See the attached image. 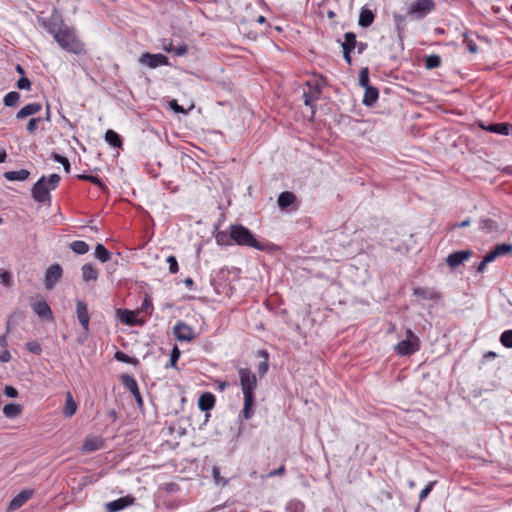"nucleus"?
I'll list each match as a JSON object with an SVG mask.
<instances>
[{
    "mask_svg": "<svg viewBox=\"0 0 512 512\" xmlns=\"http://www.w3.org/2000/svg\"><path fill=\"white\" fill-rule=\"evenodd\" d=\"M238 375L244 402L240 416L245 420H249L254 414L255 390L257 389L258 381L256 375L249 368H239Z\"/></svg>",
    "mask_w": 512,
    "mask_h": 512,
    "instance_id": "nucleus-1",
    "label": "nucleus"
},
{
    "mask_svg": "<svg viewBox=\"0 0 512 512\" xmlns=\"http://www.w3.org/2000/svg\"><path fill=\"white\" fill-rule=\"evenodd\" d=\"M230 238L238 246L250 247L259 251H272L275 245L270 242L257 240L255 235L242 224H232L229 226Z\"/></svg>",
    "mask_w": 512,
    "mask_h": 512,
    "instance_id": "nucleus-2",
    "label": "nucleus"
},
{
    "mask_svg": "<svg viewBox=\"0 0 512 512\" xmlns=\"http://www.w3.org/2000/svg\"><path fill=\"white\" fill-rule=\"evenodd\" d=\"M61 181L60 175L53 173L48 180L42 176L32 187L31 194L34 201L44 205L51 203V190H55Z\"/></svg>",
    "mask_w": 512,
    "mask_h": 512,
    "instance_id": "nucleus-3",
    "label": "nucleus"
},
{
    "mask_svg": "<svg viewBox=\"0 0 512 512\" xmlns=\"http://www.w3.org/2000/svg\"><path fill=\"white\" fill-rule=\"evenodd\" d=\"M54 40L65 51L80 55L84 53V44L76 36L75 29L65 24L63 29L55 35Z\"/></svg>",
    "mask_w": 512,
    "mask_h": 512,
    "instance_id": "nucleus-4",
    "label": "nucleus"
},
{
    "mask_svg": "<svg viewBox=\"0 0 512 512\" xmlns=\"http://www.w3.org/2000/svg\"><path fill=\"white\" fill-rule=\"evenodd\" d=\"M420 349V340L411 329L406 330V338L395 345L394 350L400 356H410Z\"/></svg>",
    "mask_w": 512,
    "mask_h": 512,
    "instance_id": "nucleus-5",
    "label": "nucleus"
},
{
    "mask_svg": "<svg viewBox=\"0 0 512 512\" xmlns=\"http://www.w3.org/2000/svg\"><path fill=\"white\" fill-rule=\"evenodd\" d=\"M436 7L433 0H416L408 8L407 14L413 19L421 20L430 14Z\"/></svg>",
    "mask_w": 512,
    "mask_h": 512,
    "instance_id": "nucleus-6",
    "label": "nucleus"
},
{
    "mask_svg": "<svg viewBox=\"0 0 512 512\" xmlns=\"http://www.w3.org/2000/svg\"><path fill=\"white\" fill-rule=\"evenodd\" d=\"M38 21L41 26L53 36V38L65 26L62 16L56 11H54L49 17H38Z\"/></svg>",
    "mask_w": 512,
    "mask_h": 512,
    "instance_id": "nucleus-7",
    "label": "nucleus"
},
{
    "mask_svg": "<svg viewBox=\"0 0 512 512\" xmlns=\"http://www.w3.org/2000/svg\"><path fill=\"white\" fill-rule=\"evenodd\" d=\"M138 63L142 66H147L151 69H155L160 66H168L169 59L167 56L161 53L152 54L145 52L138 58Z\"/></svg>",
    "mask_w": 512,
    "mask_h": 512,
    "instance_id": "nucleus-8",
    "label": "nucleus"
},
{
    "mask_svg": "<svg viewBox=\"0 0 512 512\" xmlns=\"http://www.w3.org/2000/svg\"><path fill=\"white\" fill-rule=\"evenodd\" d=\"M122 384L124 387L133 395L136 403L139 407L143 406V398L141 396L137 381L135 378L128 374H123L120 377Z\"/></svg>",
    "mask_w": 512,
    "mask_h": 512,
    "instance_id": "nucleus-9",
    "label": "nucleus"
},
{
    "mask_svg": "<svg viewBox=\"0 0 512 512\" xmlns=\"http://www.w3.org/2000/svg\"><path fill=\"white\" fill-rule=\"evenodd\" d=\"M63 269L59 264L51 265L45 273V288L52 290L57 282L61 279Z\"/></svg>",
    "mask_w": 512,
    "mask_h": 512,
    "instance_id": "nucleus-10",
    "label": "nucleus"
},
{
    "mask_svg": "<svg viewBox=\"0 0 512 512\" xmlns=\"http://www.w3.org/2000/svg\"><path fill=\"white\" fill-rule=\"evenodd\" d=\"M471 256V250H458L448 255L446 258V263L451 269H456L464 261L470 259Z\"/></svg>",
    "mask_w": 512,
    "mask_h": 512,
    "instance_id": "nucleus-11",
    "label": "nucleus"
},
{
    "mask_svg": "<svg viewBox=\"0 0 512 512\" xmlns=\"http://www.w3.org/2000/svg\"><path fill=\"white\" fill-rule=\"evenodd\" d=\"M117 315H118L120 322H122L123 324L129 325V326L141 325L145 322L144 318L137 317V315H138L137 311L135 312V311H131L128 309L120 308L117 310Z\"/></svg>",
    "mask_w": 512,
    "mask_h": 512,
    "instance_id": "nucleus-12",
    "label": "nucleus"
},
{
    "mask_svg": "<svg viewBox=\"0 0 512 512\" xmlns=\"http://www.w3.org/2000/svg\"><path fill=\"white\" fill-rule=\"evenodd\" d=\"M174 335L179 341H191L195 338V333L192 327L185 322H178L174 328Z\"/></svg>",
    "mask_w": 512,
    "mask_h": 512,
    "instance_id": "nucleus-13",
    "label": "nucleus"
},
{
    "mask_svg": "<svg viewBox=\"0 0 512 512\" xmlns=\"http://www.w3.org/2000/svg\"><path fill=\"white\" fill-rule=\"evenodd\" d=\"M76 314H77V319H78L80 325L82 326L84 332L87 333L89 331L90 315H89V311H88V306L84 301H82V300L77 301Z\"/></svg>",
    "mask_w": 512,
    "mask_h": 512,
    "instance_id": "nucleus-14",
    "label": "nucleus"
},
{
    "mask_svg": "<svg viewBox=\"0 0 512 512\" xmlns=\"http://www.w3.org/2000/svg\"><path fill=\"white\" fill-rule=\"evenodd\" d=\"M135 501V498L132 496H125L118 498L114 501L106 503L105 507L108 512H119L126 507L132 505Z\"/></svg>",
    "mask_w": 512,
    "mask_h": 512,
    "instance_id": "nucleus-15",
    "label": "nucleus"
},
{
    "mask_svg": "<svg viewBox=\"0 0 512 512\" xmlns=\"http://www.w3.org/2000/svg\"><path fill=\"white\" fill-rule=\"evenodd\" d=\"M31 308L34 311V313L37 314L40 318L44 320L53 319L52 310L45 300L41 299L39 301L33 302L31 304Z\"/></svg>",
    "mask_w": 512,
    "mask_h": 512,
    "instance_id": "nucleus-16",
    "label": "nucleus"
},
{
    "mask_svg": "<svg viewBox=\"0 0 512 512\" xmlns=\"http://www.w3.org/2000/svg\"><path fill=\"white\" fill-rule=\"evenodd\" d=\"M104 445L105 441L103 438L98 436H88L83 442L82 451L87 453L95 452L104 448Z\"/></svg>",
    "mask_w": 512,
    "mask_h": 512,
    "instance_id": "nucleus-17",
    "label": "nucleus"
},
{
    "mask_svg": "<svg viewBox=\"0 0 512 512\" xmlns=\"http://www.w3.org/2000/svg\"><path fill=\"white\" fill-rule=\"evenodd\" d=\"M413 295L419 297L423 300L430 301H438L441 298L440 293H438L433 288L428 287H416L413 289Z\"/></svg>",
    "mask_w": 512,
    "mask_h": 512,
    "instance_id": "nucleus-18",
    "label": "nucleus"
},
{
    "mask_svg": "<svg viewBox=\"0 0 512 512\" xmlns=\"http://www.w3.org/2000/svg\"><path fill=\"white\" fill-rule=\"evenodd\" d=\"M42 109V105L38 102L35 103H29L25 106H23L16 114V118L18 120L24 119L26 117L35 115L39 113Z\"/></svg>",
    "mask_w": 512,
    "mask_h": 512,
    "instance_id": "nucleus-19",
    "label": "nucleus"
},
{
    "mask_svg": "<svg viewBox=\"0 0 512 512\" xmlns=\"http://www.w3.org/2000/svg\"><path fill=\"white\" fill-rule=\"evenodd\" d=\"M216 398L210 392H204L198 399V407L201 411H210L215 405Z\"/></svg>",
    "mask_w": 512,
    "mask_h": 512,
    "instance_id": "nucleus-20",
    "label": "nucleus"
},
{
    "mask_svg": "<svg viewBox=\"0 0 512 512\" xmlns=\"http://www.w3.org/2000/svg\"><path fill=\"white\" fill-rule=\"evenodd\" d=\"M483 130L499 135H509L512 126L508 123H493L487 126L481 125Z\"/></svg>",
    "mask_w": 512,
    "mask_h": 512,
    "instance_id": "nucleus-21",
    "label": "nucleus"
},
{
    "mask_svg": "<svg viewBox=\"0 0 512 512\" xmlns=\"http://www.w3.org/2000/svg\"><path fill=\"white\" fill-rule=\"evenodd\" d=\"M33 495L32 490H23L10 502V509H18L24 505Z\"/></svg>",
    "mask_w": 512,
    "mask_h": 512,
    "instance_id": "nucleus-22",
    "label": "nucleus"
},
{
    "mask_svg": "<svg viewBox=\"0 0 512 512\" xmlns=\"http://www.w3.org/2000/svg\"><path fill=\"white\" fill-rule=\"evenodd\" d=\"M65 396L66 400L63 407V414L65 417L70 418L76 413L78 405L73 399L72 393L70 391H67Z\"/></svg>",
    "mask_w": 512,
    "mask_h": 512,
    "instance_id": "nucleus-23",
    "label": "nucleus"
},
{
    "mask_svg": "<svg viewBox=\"0 0 512 512\" xmlns=\"http://www.w3.org/2000/svg\"><path fill=\"white\" fill-rule=\"evenodd\" d=\"M379 97V91L376 87L367 86L365 88L363 104L367 107H372Z\"/></svg>",
    "mask_w": 512,
    "mask_h": 512,
    "instance_id": "nucleus-24",
    "label": "nucleus"
},
{
    "mask_svg": "<svg viewBox=\"0 0 512 512\" xmlns=\"http://www.w3.org/2000/svg\"><path fill=\"white\" fill-rule=\"evenodd\" d=\"M82 278L85 282L88 281H96L98 279L99 273L95 266L91 263H86L81 268Z\"/></svg>",
    "mask_w": 512,
    "mask_h": 512,
    "instance_id": "nucleus-25",
    "label": "nucleus"
},
{
    "mask_svg": "<svg viewBox=\"0 0 512 512\" xmlns=\"http://www.w3.org/2000/svg\"><path fill=\"white\" fill-rule=\"evenodd\" d=\"M257 357L262 358L263 360L258 364V374L259 377H263L269 368V353L265 349H261L257 351Z\"/></svg>",
    "mask_w": 512,
    "mask_h": 512,
    "instance_id": "nucleus-26",
    "label": "nucleus"
},
{
    "mask_svg": "<svg viewBox=\"0 0 512 512\" xmlns=\"http://www.w3.org/2000/svg\"><path fill=\"white\" fill-rule=\"evenodd\" d=\"M296 202V196L289 191L282 192L278 196L277 203L281 209H287Z\"/></svg>",
    "mask_w": 512,
    "mask_h": 512,
    "instance_id": "nucleus-27",
    "label": "nucleus"
},
{
    "mask_svg": "<svg viewBox=\"0 0 512 512\" xmlns=\"http://www.w3.org/2000/svg\"><path fill=\"white\" fill-rule=\"evenodd\" d=\"M393 20H394L398 38L402 42L403 38H404L405 30H406V19L403 15L394 13Z\"/></svg>",
    "mask_w": 512,
    "mask_h": 512,
    "instance_id": "nucleus-28",
    "label": "nucleus"
},
{
    "mask_svg": "<svg viewBox=\"0 0 512 512\" xmlns=\"http://www.w3.org/2000/svg\"><path fill=\"white\" fill-rule=\"evenodd\" d=\"M374 18L375 15L371 10L367 8H362L358 19V24L359 26L364 28L369 27L372 25Z\"/></svg>",
    "mask_w": 512,
    "mask_h": 512,
    "instance_id": "nucleus-29",
    "label": "nucleus"
},
{
    "mask_svg": "<svg viewBox=\"0 0 512 512\" xmlns=\"http://www.w3.org/2000/svg\"><path fill=\"white\" fill-rule=\"evenodd\" d=\"M479 230L485 233H494L499 230V225L491 218H483L479 221Z\"/></svg>",
    "mask_w": 512,
    "mask_h": 512,
    "instance_id": "nucleus-30",
    "label": "nucleus"
},
{
    "mask_svg": "<svg viewBox=\"0 0 512 512\" xmlns=\"http://www.w3.org/2000/svg\"><path fill=\"white\" fill-rule=\"evenodd\" d=\"M29 176L30 172L26 169L7 171L4 173V178L8 181H25Z\"/></svg>",
    "mask_w": 512,
    "mask_h": 512,
    "instance_id": "nucleus-31",
    "label": "nucleus"
},
{
    "mask_svg": "<svg viewBox=\"0 0 512 512\" xmlns=\"http://www.w3.org/2000/svg\"><path fill=\"white\" fill-rule=\"evenodd\" d=\"M22 406L16 403H8L3 407V414L10 419L18 417L22 413Z\"/></svg>",
    "mask_w": 512,
    "mask_h": 512,
    "instance_id": "nucleus-32",
    "label": "nucleus"
},
{
    "mask_svg": "<svg viewBox=\"0 0 512 512\" xmlns=\"http://www.w3.org/2000/svg\"><path fill=\"white\" fill-rule=\"evenodd\" d=\"M306 85L309 87V92L314 95V99H318L324 85L323 79L309 80Z\"/></svg>",
    "mask_w": 512,
    "mask_h": 512,
    "instance_id": "nucleus-33",
    "label": "nucleus"
},
{
    "mask_svg": "<svg viewBox=\"0 0 512 512\" xmlns=\"http://www.w3.org/2000/svg\"><path fill=\"white\" fill-rule=\"evenodd\" d=\"M105 141L114 148H120L122 146V139L120 135L111 129L106 131Z\"/></svg>",
    "mask_w": 512,
    "mask_h": 512,
    "instance_id": "nucleus-34",
    "label": "nucleus"
},
{
    "mask_svg": "<svg viewBox=\"0 0 512 512\" xmlns=\"http://www.w3.org/2000/svg\"><path fill=\"white\" fill-rule=\"evenodd\" d=\"M357 40L356 35L353 32H346L344 34V41L341 43V47L343 50L353 51L355 49Z\"/></svg>",
    "mask_w": 512,
    "mask_h": 512,
    "instance_id": "nucleus-35",
    "label": "nucleus"
},
{
    "mask_svg": "<svg viewBox=\"0 0 512 512\" xmlns=\"http://www.w3.org/2000/svg\"><path fill=\"white\" fill-rule=\"evenodd\" d=\"M95 257L102 263H105L110 260L111 253L103 244L98 243L95 247Z\"/></svg>",
    "mask_w": 512,
    "mask_h": 512,
    "instance_id": "nucleus-36",
    "label": "nucleus"
},
{
    "mask_svg": "<svg viewBox=\"0 0 512 512\" xmlns=\"http://www.w3.org/2000/svg\"><path fill=\"white\" fill-rule=\"evenodd\" d=\"M305 505L298 499H291L285 505L286 512H304Z\"/></svg>",
    "mask_w": 512,
    "mask_h": 512,
    "instance_id": "nucleus-37",
    "label": "nucleus"
},
{
    "mask_svg": "<svg viewBox=\"0 0 512 512\" xmlns=\"http://www.w3.org/2000/svg\"><path fill=\"white\" fill-rule=\"evenodd\" d=\"M424 65L428 70L438 68L441 65V58L436 54L427 55L424 57Z\"/></svg>",
    "mask_w": 512,
    "mask_h": 512,
    "instance_id": "nucleus-38",
    "label": "nucleus"
},
{
    "mask_svg": "<svg viewBox=\"0 0 512 512\" xmlns=\"http://www.w3.org/2000/svg\"><path fill=\"white\" fill-rule=\"evenodd\" d=\"M70 249L78 255H83L89 251V245L85 241L76 240L70 244Z\"/></svg>",
    "mask_w": 512,
    "mask_h": 512,
    "instance_id": "nucleus-39",
    "label": "nucleus"
},
{
    "mask_svg": "<svg viewBox=\"0 0 512 512\" xmlns=\"http://www.w3.org/2000/svg\"><path fill=\"white\" fill-rule=\"evenodd\" d=\"M114 357L119 362L131 364L134 366L139 365V360L136 357H131L122 351H116Z\"/></svg>",
    "mask_w": 512,
    "mask_h": 512,
    "instance_id": "nucleus-40",
    "label": "nucleus"
},
{
    "mask_svg": "<svg viewBox=\"0 0 512 512\" xmlns=\"http://www.w3.org/2000/svg\"><path fill=\"white\" fill-rule=\"evenodd\" d=\"M215 239H216L217 244L221 245V246H229L233 243L230 238V230L229 229H228V232H226V231L217 232Z\"/></svg>",
    "mask_w": 512,
    "mask_h": 512,
    "instance_id": "nucleus-41",
    "label": "nucleus"
},
{
    "mask_svg": "<svg viewBox=\"0 0 512 512\" xmlns=\"http://www.w3.org/2000/svg\"><path fill=\"white\" fill-rule=\"evenodd\" d=\"M20 99V94L16 91L7 93L4 97V105L7 107H14L17 105Z\"/></svg>",
    "mask_w": 512,
    "mask_h": 512,
    "instance_id": "nucleus-42",
    "label": "nucleus"
},
{
    "mask_svg": "<svg viewBox=\"0 0 512 512\" xmlns=\"http://www.w3.org/2000/svg\"><path fill=\"white\" fill-rule=\"evenodd\" d=\"M51 158L57 162V163H60L61 165H63V168L64 170L69 173L70 172V169H71V165H70V162L68 160V158H66L65 156H62L60 154H58L57 152H52L51 153Z\"/></svg>",
    "mask_w": 512,
    "mask_h": 512,
    "instance_id": "nucleus-43",
    "label": "nucleus"
},
{
    "mask_svg": "<svg viewBox=\"0 0 512 512\" xmlns=\"http://www.w3.org/2000/svg\"><path fill=\"white\" fill-rule=\"evenodd\" d=\"M180 355H181V352H180L179 348L175 345L170 353L169 363L166 364L165 367L166 368H168V367L177 368V361L179 360Z\"/></svg>",
    "mask_w": 512,
    "mask_h": 512,
    "instance_id": "nucleus-44",
    "label": "nucleus"
},
{
    "mask_svg": "<svg viewBox=\"0 0 512 512\" xmlns=\"http://www.w3.org/2000/svg\"><path fill=\"white\" fill-rule=\"evenodd\" d=\"M499 340L504 347L512 348V329L502 332Z\"/></svg>",
    "mask_w": 512,
    "mask_h": 512,
    "instance_id": "nucleus-45",
    "label": "nucleus"
},
{
    "mask_svg": "<svg viewBox=\"0 0 512 512\" xmlns=\"http://www.w3.org/2000/svg\"><path fill=\"white\" fill-rule=\"evenodd\" d=\"M494 251H495L497 257L507 255L512 251V244H508V243L498 244L494 247Z\"/></svg>",
    "mask_w": 512,
    "mask_h": 512,
    "instance_id": "nucleus-46",
    "label": "nucleus"
},
{
    "mask_svg": "<svg viewBox=\"0 0 512 512\" xmlns=\"http://www.w3.org/2000/svg\"><path fill=\"white\" fill-rule=\"evenodd\" d=\"M464 39H463V43L465 44L466 48L468 49V51L470 53H477L478 52V46L477 44L469 38V36L467 35V33H465L463 35Z\"/></svg>",
    "mask_w": 512,
    "mask_h": 512,
    "instance_id": "nucleus-47",
    "label": "nucleus"
},
{
    "mask_svg": "<svg viewBox=\"0 0 512 512\" xmlns=\"http://www.w3.org/2000/svg\"><path fill=\"white\" fill-rule=\"evenodd\" d=\"M437 484V481H431L429 482L424 489H422L419 493V501H424L430 492L433 490L434 486Z\"/></svg>",
    "mask_w": 512,
    "mask_h": 512,
    "instance_id": "nucleus-48",
    "label": "nucleus"
},
{
    "mask_svg": "<svg viewBox=\"0 0 512 512\" xmlns=\"http://www.w3.org/2000/svg\"><path fill=\"white\" fill-rule=\"evenodd\" d=\"M26 349L35 355H39L42 352L41 345L37 341H29L25 344Z\"/></svg>",
    "mask_w": 512,
    "mask_h": 512,
    "instance_id": "nucleus-49",
    "label": "nucleus"
},
{
    "mask_svg": "<svg viewBox=\"0 0 512 512\" xmlns=\"http://www.w3.org/2000/svg\"><path fill=\"white\" fill-rule=\"evenodd\" d=\"M359 84L363 88L370 86L369 85V72H368L367 68H364L359 72Z\"/></svg>",
    "mask_w": 512,
    "mask_h": 512,
    "instance_id": "nucleus-50",
    "label": "nucleus"
},
{
    "mask_svg": "<svg viewBox=\"0 0 512 512\" xmlns=\"http://www.w3.org/2000/svg\"><path fill=\"white\" fill-rule=\"evenodd\" d=\"M42 121V119L40 117H35V118H31L28 123H27V126H26V129L27 131L30 133V134H33L37 128H38V125L39 123Z\"/></svg>",
    "mask_w": 512,
    "mask_h": 512,
    "instance_id": "nucleus-51",
    "label": "nucleus"
},
{
    "mask_svg": "<svg viewBox=\"0 0 512 512\" xmlns=\"http://www.w3.org/2000/svg\"><path fill=\"white\" fill-rule=\"evenodd\" d=\"M166 262L169 264V272L175 274L179 271L178 262L175 256L170 255L167 257Z\"/></svg>",
    "mask_w": 512,
    "mask_h": 512,
    "instance_id": "nucleus-52",
    "label": "nucleus"
},
{
    "mask_svg": "<svg viewBox=\"0 0 512 512\" xmlns=\"http://www.w3.org/2000/svg\"><path fill=\"white\" fill-rule=\"evenodd\" d=\"M78 179L91 182V183H93V184H95L97 186H100V187L103 186V183H102L101 179L99 177H97V176L82 174V175H78Z\"/></svg>",
    "mask_w": 512,
    "mask_h": 512,
    "instance_id": "nucleus-53",
    "label": "nucleus"
},
{
    "mask_svg": "<svg viewBox=\"0 0 512 512\" xmlns=\"http://www.w3.org/2000/svg\"><path fill=\"white\" fill-rule=\"evenodd\" d=\"M17 88L20 90H30L31 88V82L27 77H21L17 81Z\"/></svg>",
    "mask_w": 512,
    "mask_h": 512,
    "instance_id": "nucleus-54",
    "label": "nucleus"
},
{
    "mask_svg": "<svg viewBox=\"0 0 512 512\" xmlns=\"http://www.w3.org/2000/svg\"><path fill=\"white\" fill-rule=\"evenodd\" d=\"M303 99H304V104L311 108L314 107L313 102L317 100V99H314L313 94H311L310 92H306V91L303 92Z\"/></svg>",
    "mask_w": 512,
    "mask_h": 512,
    "instance_id": "nucleus-55",
    "label": "nucleus"
},
{
    "mask_svg": "<svg viewBox=\"0 0 512 512\" xmlns=\"http://www.w3.org/2000/svg\"><path fill=\"white\" fill-rule=\"evenodd\" d=\"M4 394L9 398H16L18 397V390L13 386L7 385L4 388Z\"/></svg>",
    "mask_w": 512,
    "mask_h": 512,
    "instance_id": "nucleus-56",
    "label": "nucleus"
},
{
    "mask_svg": "<svg viewBox=\"0 0 512 512\" xmlns=\"http://www.w3.org/2000/svg\"><path fill=\"white\" fill-rule=\"evenodd\" d=\"M169 107H170L174 112H176V113H183V114H185V113H186L185 109H184L182 106H180V105L178 104L177 100H175V99H173V100H171V101L169 102Z\"/></svg>",
    "mask_w": 512,
    "mask_h": 512,
    "instance_id": "nucleus-57",
    "label": "nucleus"
},
{
    "mask_svg": "<svg viewBox=\"0 0 512 512\" xmlns=\"http://www.w3.org/2000/svg\"><path fill=\"white\" fill-rule=\"evenodd\" d=\"M151 308L152 309V302L149 298H145L141 304V307L137 310V313L140 314L141 312H146L147 310Z\"/></svg>",
    "mask_w": 512,
    "mask_h": 512,
    "instance_id": "nucleus-58",
    "label": "nucleus"
},
{
    "mask_svg": "<svg viewBox=\"0 0 512 512\" xmlns=\"http://www.w3.org/2000/svg\"><path fill=\"white\" fill-rule=\"evenodd\" d=\"M187 51H188V46L186 44H181V45H178L176 48H174L173 52L177 56H183L187 53Z\"/></svg>",
    "mask_w": 512,
    "mask_h": 512,
    "instance_id": "nucleus-59",
    "label": "nucleus"
},
{
    "mask_svg": "<svg viewBox=\"0 0 512 512\" xmlns=\"http://www.w3.org/2000/svg\"><path fill=\"white\" fill-rule=\"evenodd\" d=\"M285 473V466L281 465L279 468L274 469L268 473V477L282 476Z\"/></svg>",
    "mask_w": 512,
    "mask_h": 512,
    "instance_id": "nucleus-60",
    "label": "nucleus"
},
{
    "mask_svg": "<svg viewBox=\"0 0 512 512\" xmlns=\"http://www.w3.org/2000/svg\"><path fill=\"white\" fill-rule=\"evenodd\" d=\"M11 359V354L7 349H4L0 352V362L7 363Z\"/></svg>",
    "mask_w": 512,
    "mask_h": 512,
    "instance_id": "nucleus-61",
    "label": "nucleus"
},
{
    "mask_svg": "<svg viewBox=\"0 0 512 512\" xmlns=\"http://www.w3.org/2000/svg\"><path fill=\"white\" fill-rule=\"evenodd\" d=\"M470 223H471V220L468 218V219L463 220L460 223H454L453 225H451L450 229L464 228V227L469 226Z\"/></svg>",
    "mask_w": 512,
    "mask_h": 512,
    "instance_id": "nucleus-62",
    "label": "nucleus"
},
{
    "mask_svg": "<svg viewBox=\"0 0 512 512\" xmlns=\"http://www.w3.org/2000/svg\"><path fill=\"white\" fill-rule=\"evenodd\" d=\"M497 258V255L493 250L489 251L485 256H484V260L489 264L491 262H493L495 259Z\"/></svg>",
    "mask_w": 512,
    "mask_h": 512,
    "instance_id": "nucleus-63",
    "label": "nucleus"
},
{
    "mask_svg": "<svg viewBox=\"0 0 512 512\" xmlns=\"http://www.w3.org/2000/svg\"><path fill=\"white\" fill-rule=\"evenodd\" d=\"M368 47V44L365 42H358L356 43L355 49H357L358 54H362Z\"/></svg>",
    "mask_w": 512,
    "mask_h": 512,
    "instance_id": "nucleus-64",
    "label": "nucleus"
}]
</instances>
